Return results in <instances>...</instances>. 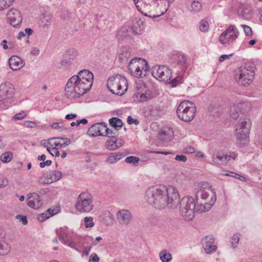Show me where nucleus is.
<instances>
[{"instance_id": "nucleus-1", "label": "nucleus", "mask_w": 262, "mask_h": 262, "mask_svg": "<svg viewBox=\"0 0 262 262\" xmlns=\"http://www.w3.org/2000/svg\"><path fill=\"white\" fill-rule=\"evenodd\" d=\"M206 183L199 186L195 189V198L191 196H184L180 201L178 205L180 211L183 219L186 221H191L194 217L196 211H207L214 204L216 197L215 191L207 188Z\"/></svg>"}, {"instance_id": "nucleus-2", "label": "nucleus", "mask_w": 262, "mask_h": 262, "mask_svg": "<svg viewBox=\"0 0 262 262\" xmlns=\"http://www.w3.org/2000/svg\"><path fill=\"white\" fill-rule=\"evenodd\" d=\"M145 198L148 203L159 209H176L179 203V193L172 186L150 187L145 192Z\"/></svg>"}, {"instance_id": "nucleus-3", "label": "nucleus", "mask_w": 262, "mask_h": 262, "mask_svg": "<svg viewBox=\"0 0 262 262\" xmlns=\"http://www.w3.org/2000/svg\"><path fill=\"white\" fill-rule=\"evenodd\" d=\"M93 74L88 70H81L77 75L72 76L65 86V95L70 99L79 98L91 89Z\"/></svg>"}, {"instance_id": "nucleus-4", "label": "nucleus", "mask_w": 262, "mask_h": 262, "mask_svg": "<svg viewBox=\"0 0 262 262\" xmlns=\"http://www.w3.org/2000/svg\"><path fill=\"white\" fill-rule=\"evenodd\" d=\"M107 86L112 93L121 96L127 90V80L121 75H115L108 79Z\"/></svg>"}, {"instance_id": "nucleus-5", "label": "nucleus", "mask_w": 262, "mask_h": 262, "mask_svg": "<svg viewBox=\"0 0 262 262\" xmlns=\"http://www.w3.org/2000/svg\"><path fill=\"white\" fill-rule=\"evenodd\" d=\"M195 106L189 101H182L177 108V114L178 118L185 122L192 121L195 116Z\"/></svg>"}, {"instance_id": "nucleus-6", "label": "nucleus", "mask_w": 262, "mask_h": 262, "mask_svg": "<svg viewBox=\"0 0 262 262\" xmlns=\"http://www.w3.org/2000/svg\"><path fill=\"white\" fill-rule=\"evenodd\" d=\"M94 208L92 195L88 192L81 193L77 198L75 208L80 212H89Z\"/></svg>"}, {"instance_id": "nucleus-7", "label": "nucleus", "mask_w": 262, "mask_h": 262, "mask_svg": "<svg viewBox=\"0 0 262 262\" xmlns=\"http://www.w3.org/2000/svg\"><path fill=\"white\" fill-rule=\"evenodd\" d=\"M14 94L13 85L9 82L2 83L0 85V108H6V103L13 97Z\"/></svg>"}, {"instance_id": "nucleus-8", "label": "nucleus", "mask_w": 262, "mask_h": 262, "mask_svg": "<svg viewBox=\"0 0 262 262\" xmlns=\"http://www.w3.org/2000/svg\"><path fill=\"white\" fill-rule=\"evenodd\" d=\"M251 126V123L249 118H241L236 129L237 139L243 141L249 138Z\"/></svg>"}, {"instance_id": "nucleus-9", "label": "nucleus", "mask_w": 262, "mask_h": 262, "mask_svg": "<svg viewBox=\"0 0 262 262\" xmlns=\"http://www.w3.org/2000/svg\"><path fill=\"white\" fill-rule=\"evenodd\" d=\"M151 74L154 77L161 81H168L172 78L170 70L164 66L155 65L152 68Z\"/></svg>"}, {"instance_id": "nucleus-10", "label": "nucleus", "mask_w": 262, "mask_h": 262, "mask_svg": "<svg viewBox=\"0 0 262 262\" xmlns=\"http://www.w3.org/2000/svg\"><path fill=\"white\" fill-rule=\"evenodd\" d=\"M239 32L234 26L230 25L220 36V41L222 44L228 43L235 40Z\"/></svg>"}, {"instance_id": "nucleus-11", "label": "nucleus", "mask_w": 262, "mask_h": 262, "mask_svg": "<svg viewBox=\"0 0 262 262\" xmlns=\"http://www.w3.org/2000/svg\"><path fill=\"white\" fill-rule=\"evenodd\" d=\"M249 68H243L240 71L238 77L236 76V80L239 84L246 86L252 82L255 72L252 69V67H249Z\"/></svg>"}, {"instance_id": "nucleus-12", "label": "nucleus", "mask_w": 262, "mask_h": 262, "mask_svg": "<svg viewBox=\"0 0 262 262\" xmlns=\"http://www.w3.org/2000/svg\"><path fill=\"white\" fill-rule=\"evenodd\" d=\"M7 16L10 24L14 28L19 27L22 17L20 12L16 9H11L8 12Z\"/></svg>"}, {"instance_id": "nucleus-13", "label": "nucleus", "mask_w": 262, "mask_h": 262, "mask_svg": "<svg viewBox=\"0 0 262 262\" xmlns=\"http://www.w3.org/2000/svg\"><path fill=\"white\" fill-rule=\"evenodd\" d=\"M148 69V62L145 59L141 58H135L132 59L128 66V70L131 73L135 70L139 69V68Z\"/></svg>"}, {"instance_id": "nucleus-14", "label": "nucleus", "mask_w": 262, "mask_h": 262, "mask_svg": "<svg viewBox=\"0 0 262 262\" xmlns=\"http://www.w3.org/2000/svg\"><path fill=\"white\" fill-rule=\"evenodd\" d=\"M203 248L207 254H211L216 250V246L214 245V238L212 236H206L202 241Z\"/></svg>"}, {"instance_id": "nucleus-15", "label": "nucleus", "mask_w": 262, "mask_h": 262, "mask_svg": "<svg viewBox=\"0 0 262 262\" xmlns=\"http://www.w3.org/2000/svg\"><path fill=\"white\" fill-rule=\"evenodd\" d=\"M117 219L120 224L127 225L132 220V215L128 210L122 209L117 212Z\"/></svg>"}, {"instance_id": "nucleus-16", "label": "nucleus", "mask_w": 262, "mask_h": 262, "mask_svg": "<svg viewBox=\"0 0 262 262\" xmlns=\"http://www.w3.org/2000/svg\"><path fill=\"white\" fill-rule=\"evenodd\" d=\"M27 205L35 209L39 208L41 206L39 195L35 192L31 193L28 196Z\"/></svg>"}, {"instance_id": "nucleus-17", "label": "nucleus", "mask_w": 262, "mask_h": 262, "mask_svg": "<svg viewBox=\"0 0 262 262\" xmlns=\"http://www.w3.org/2000/svg\"><path fill=\"white\" fill-rule=\"evenodd\" d=\"M10 68L13 71L18 70L24 66L23 60L17 56H12L9 60Z\"/></svg>"}, {"instance_id": "nucleus-18", "label": "nucleus", "mask_w": 262, "mask_h": 262, "mask_svg": "<svg viewBox=\"0 0 262 262\" xmlns=\"http://www.w3.org/2000/svg\"><path fill=\"white\" fill-rule=\"evenodd\" d=\"M132 34L135 35L141 34L144 30V22L141 19H136L133 25L130 26Z\"/></svg>"}, {"instance_id": "nucleus-19", "label": "nucleus", "mask_w": 262, "mask_h": 262, "mask_svg": "<svg viewBox=\"0 0 262 262\" xmlns=\"http://www.w3.org/2000/svg\"><path fill=\"white\" fill-rule=\"evenodd\" d=\"M62 174L58 170L50 171L45 174V178H47V182L45 184H49L54 182L58 181L61 178Z\"/></svg>"}, {"instance_id": "nucleus-20", "label": "nucleus", "mask_w": 262, "mask_h": 262, "mask_svg": "<svg viewBox=\"0 0 262 262\" xmlns=\"http://www.w3.org/2000/svg\"><path fill=\"white\" fill-rule=\"evenodd\" d=\"M173 132L170 127H165L159 133V138L164 142L170 141L173 138Z\"/></svg>"}, {"instance_id": "nucleus-21", "label": "nucleus", "mask_w": 262, "mask_h": 262, "mask_svg": "<svg viewBox=\"0 0 262 262\" xmlns=\"http://www.w3.org/2000/svg\"><path fill=\"white\" fill-rule=\"evenodd\" d=\"M212 161L217 166L226 165L227 164V157L220 152H216L213 155Z\"/></svg>"}, {"instance_id": "nucleus-22", "label": "nucleus", "mask_w": 262, "mask_h": 262, "mask_svg": "<svg viewBox=\"0 0 262 262\" xmlns=\"http://www.w3.org/2000/svg\"><path fill=\"white\" fill-rule=\"evenodd\" d=\"M100 126H101L100 125ZM101 127L100 123H97L92 125L88 130L87 134L91 137H94L98 136H103L104 133L100 132Z\"/></svg>"}, {"instance_id": "nucleus-23", "label": "nucleus", "mask_w": 262, "mask_h": 262, "mask_svg": "<svg viewBox=\"0 0 262 262\" xmlns=\"http://www.w3.org/2000/svg\"><path fill=\"white\" fill-rule=\"evenodd\" d=\"M123 145L121 142H117V139H110L106 141L105 144L106 148L110 150H115Z\"/></svg>"}, {"instance_id": "nucleus-24", "label": "nucleus", "mask_w": 262, "mask_h": 262, "mask_svg": "<svg viewBox=\"0 0 262 262\" xmlns=\"http://www.w3.org/2000/svg\"><path fill=\"white\" fill-rule=\"evenodd\" d=\"M132 34L130 26L123 27L118 32L117 36L119 39H123L129 37Z\"/></svg>"}, {"instance_id": "nucleus-25", "label": "nucleus", "mask_w": 262, "mask_h": 262, "mask_svg": "<svg viewBox=\"0 0 262 262\" xmlns=\"http://www.w3.org/2000/svg\"><path fill=\"white\" fill-rule=\"evenodd\" d=\"M108 121L110 125L118 131L122 128L123 125L122 120L117 117H113L110 119Z\"/></svg>"}, {"instance_id": "nucleus-26", "label": "nucleus", "mask_w": 262, "mask_h": 262, "mask_svg": "<svg viewBox=\"0 0 262 262\" xmlns=\"http://www.w3.org/2000/svg\"><path fill=\"white\" fill-rule=\"evenodd\" d=\"M149 73V68L148 66V69L146 68H139V69L135 70L134 71H133L131 74L132 75L136 77H146L147 75H148Z\"/></svg>"}, {"instance_id": "nucleus-27", "label": "nucleus", "mask_w": 262, "mask_h": 262, "mask_svg": "<svg viewBox=\"0 0 262 262\" xmlns=\"http://www.w3.org/2000/svg\"><path fill=\"white\" fill-rule=\"evenodd\" d=\"M56 211L55 209H49L46 212L40 214L38 216V220L39 222H42L46 220L49 219L50 217L56 214Z\"/></svg>"}, {"instance_id": "nucleus-28", "label": "nucleus", "mask_w": 262, "mask_h": 262, "mask_svg": "<svg viewBox=\"0 0 262 262\" xmlns=\"http://www.w3.org/2000/svg\"><path fill=\"white\" fill-rule=\"evenodd\" d=\"M236 106L239 110V112L242 114L246 113L251 108L250 103L247 102H240Z\"/></svg>"}, {"instance_id": "nucleus-29", "label": "nucleus", "mask_w": 262, "mask_h": 262, "mask_svg": "<svg viewBox=\"0 0 262 262\" xmlns=\"http://www.w3.org/2000/svg\"><path fill=\"white\" fill-rule=\"evenodd\" d=\"M10 251V247L7 243L0 241V255H7Z\"/></svg>"}, {"instance_id": "nucleus-30", "label": "nucleus", "mask_w": 262, "mask_h": 262, "mask_svg": "<svg viewBox=\"0 0 262 262\" xmlns=\"http://www.w3.org/2000/svg\"><path fill=\"white\" fill-rule=\"evenodd\" d=\"M202 4L199 1H193L191 3L190 6L188 7L189 10L193 13H197L202 9Z\"/></svg>"}, {"instance_id": "nucleus-31", "label": "nucleus", "mask_w": 262, "mask_h": 262, "mask_svg": "<svg viewBox=\"0 0 262 262\" xmlns=\"http://www.w3.org/2000/svg\"><path fill=\"white\" fill-rule=\"evenodd\" d=\"M159 256L162 262H169L172 259L171 254L167 252L165 250L161 251Z\"/></svg>"}, {"instance_id": "nucleus-32", "label": "nucleus", "mask_w": 262, "mask_h": 262, "mask_svg": "<svg viewBox=\"0 0 262 262\" xmlns=\"http://www.w3.org/2000/svg\"><path fill=\"white\" fill-rule=\"evenodd\" d=\"M136 95L137 99L139 102H140L147 101L148 100L152 98V97H151V95L149 94H147L138 93L137 94H136Z\"/></svg>"}, {"instance_id": "nucleus-33", "label": "nucleus", "mask_w": 262, "mask_h": 262, "mask_svg": "<svg viewBox=\"0 0 262 262\" xmlns=\"http://www.w3.org/2000/svg\"><path fill=\"white\" fill-rule=\"evenodd\" d=\"M150 114L153 117H157L161 116L163 114V112L159 106H154L151 108Z\"/></svg>"}, {"instance_id": "nucleus-34", "label": "nucleus", "mask_w": 262, "mask_h": 262, "mask_svg": "<svg viewBox=\"0 0 262 262\" xmlns=\"http://www.w3.org/2000/svg\"><path fill=\"white\" fill-rule=\"evenodd\" d=\"M119 135V132L118 130H113L110 128H106L105 134H103V136L111 138L112 139H116L117 137Z\"/></svg>"}, {"instance_id": "nucleus-35", "label": "nucleus", "mask_w": 262, "mask_h": 262, "mask_svg": "<svg viewBox=\"0 0 262 262\" xmlns=\"http://www.w3.org/2000/svg\"><path fill=\"white\" fill-rule=\"evenodd\" d=\"M186 57L185 55L180 54L178 55V59L177 60V64L179 66H180L182 68V70L186 68Z\"/></svg>"}, {"instance_id": "nucleus-36", "label": "nucleus", "mask_w": 262, "mask_h": 262, "mask_svg": "<svg viewBox=\"0 0 262 262\" xmlns=\"http://www.w3.org/2000/svg\"><path fill=\"white\" fill-rule=\"evenodd\" d=\"M12 158V154L11 152H6L3 154L0 157V160L3 163H7L11 161Z\"/></svg>"}, {"instance_id": "nucleus-37", "label": "nucleus", "mask_w": 262, "mask_h": 262, "mask_svg": "<svg viewBox=\"0 0 262 262\" xmlns=\"http://www.w3.org/2000/svg\"><path fill=\"white\" fill-rule=\"evenodd\" d=\"M77 55L78 52L76 50L74 49H69L66 50L64 56L70 57V58L74 60Z\"/></svg>"}, {"instance_id": "nucleus-38", "label": "nucleus", "mask_w": 262, "mask_h": 262, "mask_svg": "<svg viewBox=\"0 0 262 262\" xmlns=\"http://www.w3.org/2000/svg\"><path fill=\"white\" fill-rule=\"evenodd\" d=\"M238 110L236 106L233 105L231 107L230 115L232 118L236 119L239 116Z\"/></svg>"}, {"instance_id": "nucleus-39", "label": "nucleus", "mask_w": 262, "mask_h": 262, "mask_svg": "<svg viewBox=\"0 0 262 262\" xmlns=\"http://www.w3.org/2000/svg\"><path fill=\"white\" fill-rule=\"evenodd\" d=\"M125 161L127 163L133 164L135 165H137L138 164L140 159L137 157L129 156L126 158Z\"/></svg>"}, {"instance_id": "nucleus-40", "label": "nucleus", "mask_w": 262, "mask_h": 262, "mask_svg": "<svg viewBox=\"0 0 262 262\" xmlns=\"http://www.w3.org/2000/svg\"><path fill=\"white\" fill-rule=\"evenodd\" d=\"M73 60L70 57L64 56L63 59L61 61L60 64L62 67H68L72 64Z\"/></svg>"}, {"instance_id": "nucleus-41", "label": "nucleus", "mask_w": 262, "mask_h": 262, "mask_svg": "<svg viewBox=\"0 0 262 262\" xmlns=\"http://www.w3.org/2000/svg\"><path fill=\"white\" fill-rule=\"evenodd\" d=\"M239 239V234L238 233L234 234L231 238V244L234 249L237 247Z\"/></svg>"}, {"instance_id": "nucleus-42", "label": "nucleus", "mask_w": 262, "mask_h": 262, "mask_svg": "<svg viewBox=\"0 0 262 262\" xmlns=\"http://www.w3.org/2000/svg\"><path fill=\"white\" fill-rule=\"evenodd\" d=\"M209 24L205 20H202L200 25V29L202 32H206L208 30Z\"/></svg>"}, {"instance_id": "nucleus-43", "label": "nucleus", "mask_w": 262, "mask_h": 262, "mask_svg": "<svg viewBox=\"0 0 262 262\" xmlns=\"http://www.w3.org/2000/svg\"><path fill=\"white\" fill-rule=\"evenodd\" d=\"M93 219L91 217H85L84 218V221L85 222V227L86 228L92 227L94 225V223L93 222Z\"/></svg>"}, {"instance_id": "nucleus-44", "label": "nucleus", "mask_w": 262, "mask_h": 262, "mask_svg": "<svg viewBox=\"0 0 262 262\" xmlns=\"http://www.w3.org/2000/svg\"><path fill=\"white\" fill-rule=\"evenodd\" d=\"M226 157H227V163L229 161L230 159L235 160L237 157V154L234 151H230L225 155Z\"/></svg>"}, {"instance_id": "nucleus-45", "label": "nucleus", "mask_w": 262, "mask_h": 262, "mask_svg": "<svg viewBox=\"0 0 262 262\" xmlns=\"http://www.w3.org/2000/svg\"><path fill=\"white\" fill-rule=\"evenodd\" d=\"M242 27L244 29L246 35L248 36H251L252 35V31L250 27L245 25H242Z\"/></svg>"}, {"instance_id": "nucleus-46", "label": "nucleus", "mask_w": 262, "mask_h": 262, "mask_svg": "<svg viewBox=\"0 0 262 262\" xmlns=\"http://www.w3.org/2000/svg\"><path fill=\"white\" fill-rule=\"evenodd\" d=\"M51 127L53 129H59V128H62V130H67V128H63V123L62 122H59V123H54L52 125Z\"/></svg>"}, {"instance_id": "nucleus-47", "label": "nucleus", "mask_w": 262, "mask_h": 262, "mask_svg": "<svg viewBox=\"0 0 262 262\" xmlns=\"http://www.w3.org/2000/svg\"><path fill=\"white\" fill-rule=\"evenodd\" d=\"M182 79V76H178L177 77L174 78L171 81V85L172 87L176 86L178 83L181 82V80Z\"/></svg>"}, {"instance_id": "nucleus-48", "label": "nucleus", "mask_w": 262, "mask_h": 262, "mask_svg": "<svg viewBox=\"0 0 262 262\" xmlns=\"http://www.w3.org/2000/svg\"><path fill=\"white\" fill-rule=\"evenodd\" d=\"M26 116V113L25 112L22 111L21 112L15 115L13 117V118L15 120H20L25 118Z\"/></svg>"}, {"instance_id": "nucleus-49", "label": "nucleus", "mask_w": 262, "mask_h": 262, "mask_svg": "<svg viewBox=\"0 0 262 262\" xmlns=\"http://www.w3.org/2000/svg\"><path fill=\"white\" fill-rule=\"evenodd\" d=\"M16 219L19 220V221L21 222L24 225H26L28 223L27 217L25 216L17 215L16 216Z\"/></svg>"}, {"instance_id": "nucleus-50", "label": "nucleus", "mask_w": 262, "mask_h": 262, "mask_svg": "<svg viewBox=\"0 0 262 262\" xmlns=\"http://www.w3.org/2000/svg\"><path fill=\"white\" fill-rule=\"evenodd\" d=\"M59 140H62L65 141L63 143H61L62 148H64V147H66L67 146L70 145L71 142L70 139L68 138L59 137Z\"/></svg>"}, {"instance_id": "nucleus-51", "label": "nucleus", "mask_w": 262, "mask_h": 262, "mask_svg": "<svg viewBox=\"0 0 262 262\" xmlns=\"http://www.w3.org/2000/svg\"><path fill=\"white\" fill-rule=\"evenodd\" d=\"M99 260L100 259L98 255L96 253H94L90 256L89 262H99Z\"/></svg>"}, {"instance_id": "nucleus-52", "label": "nucleus", "mask_w": 262, "mask_h": 262, "mask_svg": "<svg viewBox=\"0 0 262 262\" xmlns=\"http://www.w3.org/2000/svg\"><path fill=\"white\" fill-rule=\"evenodd\" d=\"M127 122L129 124H132L134 123L135 125H138L139 124V120L132 118L130 116L127 117Z\"/></svg>"}, {"instance_id": "nucleus-53", "label": "nucleus", "mask_w": 262, "mask_h": 262, "mask_svg": "<svg viewBox=\"0 0 262 262\" xmlns=\"http://www.w3.org/2000/svg\"><path fill=\"white\" fill-rule=\"evenodd\" d=\"M9 7V5L5 0H0V10L6 9Z\"/></svg>"}, {"instance_id": "nucleus-54", "label": "nucleus", "mask_w": 262, "mask_h": 262, "mask_svg": "<svg viewBox=\"0 0 262 262\" xmlns=\"http://www.w3.org/2000/svg\"><path fill=\"white\" fill-rule=\"evenodd\" d=\"M36 123L34 122L29 121H26L24 122V125L27 127L33 128L34 127Z\"/></svg>"}, {"instance_id": "nucleus-55", "label": "nucleus", "mask_w": 262, "mask_h": 262, "mask_svg": "<svg viewBox=\"0 0 262 262\" xmlns=\"http://www.w3.org/2000/svg\"><path fill=\"white\" fill-rule=\"evenodd\" d=\"M52 164V161L51 160H48L46 161H42V162H41L40 163H39V166L41 167V168H43L45 167L46 166H50Z\"/></svg>"}, {"instance_id": "nucleus-56", "label": "nucleus", "mask_w": 262, "mask_h": 262, "mask_svg": "<svg viewBox=\"0 0 262 262\" xmlns=\"http://www.w3.org/2000/svg\"><path fill=\"white\" fill-rule=\"evenodd\" d=\"M175 160L185 162L187 160V157L185 155H177Z\"/></svg>"}, {"instance_id": "nucleus-57", "label": "nucleus", "mask_w": 262, "mask_h": 262, "mask_svg": "<svg viewBox=\"0 0 262 262\" xmlns=\"http://www.w3.org/2000/svg\"><path fill=\"white\" fill-rule=\"evenodd\" d=\"M232 56V54L229 55H222L219 57V61L223 62L226 59H229Z\"/></svg>"}, {"instance_id": "nucleus-58", "label": "nucleus", "mask_w": 262, "mask_h": 262, "mask_svg": "<svg viewBox=\"0 0 262 262\" xmlns=\"http://www.w3.org/2000/svg\"><path fill=\"white\" fill-rule=\"evenodd\" d=\"M107 161L110 163H114L117 162L115 155H111L107 158Z\"/></svg>"}, {"instance_id": "nucleus-59", "label": "nucleus", "mask_w": 262, "mask_h": 262, "mask_svg": "<svg viewBox=\"0 0 262 262\" xmlns=\"http://www.w3.org/2000/svg\"><path fill=\"white\" fill-rule=\"evenodd\" d=\"M100 125H102V126L100 125V126L101 127V128H100V132L103 133V131L104 130V134H105L106 128H108V127H107L106 123H105L104 122H101V123H100Z\"/></svg>"}, {"instance_id": "nucleus-60", "label": "nucleus", "mask_w": 262, "mask_h": 262, "mask_svg": "<svg viewBox=\"0 0 262 262\" xmlns=\"http://www.w3.org/2000/svg\"><path fill=\"white\" fill-rule=\"evenodd\" d=\"M39 50L37 48L34 47V48H32L31 51V55H34V56L37 55L39 54Z\"/></svg>"}, {"instance_id": "nucleus-61", "label": "nucleus", "mask_w": 262, "mask_h": 262, "mask_svg": "<svg viewBox=\"0 0 262 262\" xmlns=\"http://www.w3.org/2000/svg\"><path fill=\"white\" fill-rule=\"evenodd\" d=\"M59 140V137H54L49 139V141L51 142L50 145L51 147H54V143L56 142V140Z\"/></svg>"}, {"instance_id": "nucleus-62", "label": "nucleus", "mask_w": 262, "mask_h": 262, "mask_svg": "<svg viewBox=\"0 0 262 262\" xmlns=\"http://www.w3.org/2000/svg\"><path fill=\"white\" fill-rule=\"evenodd\" d=\"M41 144L44 147L48 148L49 146H50V144H51V142L49 141V140L48 141L46 140H42L41 141Z\"/></svg>"}, {"instance_id": "nucleus-63", "label": "nucleus", "mask_w": 262, "mask_h": 262, "mask_svg": "<svg viewBox=\"0 0 262 262\" xmlns=\"http://www.w3.org/2000/svg\"><path fill=\"white\" fill-rule=\"evenodd\" d=\"M88 120L86 119H82L76 121V126H79L81 123L86 124L88 123Z\"/></svg>"}, {"instance_id": "nucleus-64", "label": "nucleus", "mask_w": 262, "mask_h": 262, "mask_svg": "<svg viewBox=\"0 0 262 262\" xmlns=\"http://www.w3.org/2000/svg\"><path fill=\"white\" fill-rule=\"evenodd\" d=\"M55 149H61L62 148V144L61 143L56 140L55 143H54V147L53 148Z\"/></svg>"}]
</instances>
